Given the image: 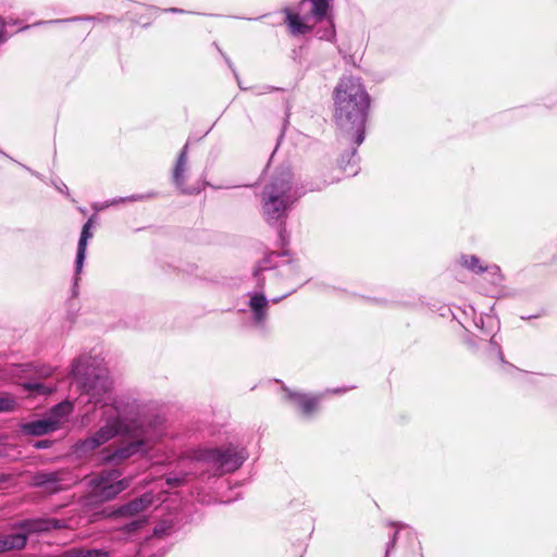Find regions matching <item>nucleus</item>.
<instances>
[{"label": "nucleus", "mask_w": 557, "mask_h": 557, "mask_svg": "<svg viewBox=\"0 0 557 557\" xmlns=\"http://www.w3.org/2000/svg\"><path fill=\"white\" fill-rule=\"evenodd\" d=\"M71 373L81 389L82 401H85L82 424L87 426L92 422L91 410L100 411L103 423L92 435L73 445L72 454L84 458L119 434L132 432L138 403L129 396L114 394L108 369L97 358L79 357L73 363Z\"/></svg>", "instance_id": "obj_1"}, {"label": "nucleus", "mask_w": 557, "mask_h": 557, "mask_svg": "<svg viewBox=\"0 0 557 557\" xmlns=\"http://www.w3.org/2000/svg\"><path fill=\"white\" fill-rule=\"evenodd\" d=\"M334 113L333 119L341 135L355 145L346 157L343 156L338 164L348 175L358 173L357 147L364 140L366 124L371 106V97L361 78L343 76L333 90Z\"/></svg>", "instance_id": "obj_2"}, {"label": "nucleus", "mask_w": 557, "mask_h": 557, "mask_svg": "<svg viewBox=\"0 0 557 557\" xmlns=\"http://www.w3.org/2000/svg\"><path fill=\"white\" fill-rule=\"evenodd\" d=\"M305 193L304 187L294 180L290 169H280L264 184L260 194L262 218L271 226H281Z\"/></svg>", "instance_id": "obj_3"}, {"label": "nucleus", "mask_w": 557, "mask_h": 557, "mask_svg": "<svg viewBox=\"0 0 557 557\" xmlns=\"http://www.w3.org/2000/svg\"><path fill=\"white\" fill-rule=\"evenodd\" d=\"M292 270L290 264L283 265L280 270L270 267V260L263 259L253 272L256 288L247 293V306L251 313V321L257 327H264L269 319L270 302L277 304L287 297L294 289L288 288L280 296L273 295V285L277 276H284ZM285 280L280 283H284Z\"/></svg>", "instance_id": "obj_4"}, {"label": "nucleus", "mask_w": 557, "mask_h": 557, "mask_svg": "<svg viewBox=\"0 0 557 557\" xmlns=\"http://www.w3.org/2000/svg\"><path fill=\"white\" fill-rule=\"evenodd\" d=\"M196 458L212 467L214 469L213 475L221 476L239 469L248 458V454L244 447L227 444L221 447L201 449Z\"/></svg>", "instance_id": "obj_5"}, {"label": "nucleus", "mask_w": 557, "mask_h": 557, "mask_svg": "<svg viewBox=\"0 0 557 557\" xmlns=\"http://www.w3.org/2000/svg\"><path fill=\"white\" fill-rule=\"evenodd\" d=\"M119 470H103L88 481L90 497L97 503H104L115 498L129 487L132 478H121Z\"/></svg>", "instance_id": "obj_6"}, {"label": "nucleus", "mask_w": 557, "mask_h": 557, "mask_svg": "<svg viewBox=\"0 0 557 557\" xmlns=\"http://www.w3.org/2000/svg\"><path fill=\"white\" fill-rule=\"evenodd\" d=\"M133 425L135 428L132 432L123 434L133 437V440L120 445L119 447L106 449L102 457L106 462L120 463L141 451L146 444L152 440L153 435L144 428L143 422L139 420V410L135 416Z\"/></svg>", "instance_id": "obj_7"}, {"label": "nucleus", "mask_w": 557, "mask_h": 557, "mask_svg": "<svg viewBox=\"0 0 557 557\" xmlns=\"http://www.w3.org/2000/svg\"><path fill=\"white\" fill-rule=\"evenodd\" d=\"M73 482L74 480L71 478V473L66 470L51 472L40 471L33 476V484L49 494L65 490L70 487Z\"/></svg>", "instance_id": "obj_8"}, {"label": "nucleus", "mask_w": 557, "mask_h": 557, "mask_svg": "<svg viewBox=\"0 0 557 557\" xmlns=\"http://www.w3.org/2000/svg\"><path fill=\"white\" fill-rule=\"evenodd\" d=\"M187 150H188V144H186L182 151L180 152L175 165L173 168L172 172V180L173 184L176 186V188L185 195H196L199 194L203 185L196 184L193 186H187V177L189 172L188 166V160H187Z\"/></svg>", "instance_id": "obj_9"}, {"label": "nucleus", "mask_w": 557, "mask_h": 557, "mask_svg": "<svg viewBox=\"0 0 557 557\" xmlns=\"http://www.w3.org/2000/svg\"><path fill=\"white\" fill-rule=\"evenodd\" d=\"M63 527L64 523L61 520L53 518L29 519L24 520L18 524V528L25 531L27 537L30 534L48 533L52 530L61 529Z\"/></svg>", "instance_id": "obj_10"}, {"label": "nucleus", "mask_w": 557, "mask_h": 557, "mask_svg": "<svg viewBox=\"0 0 557 557\" xmlns=\"http://www.w3.org/2000/svg\"><path fill=\"white\" fill-rule=\"evenodd\" d=\"M287 396L306 418L311 417L318 410L320 396L290 391L287 392Z\"/></svg>", "instance_id": "obj_11"}, {"label": "nucleus", "mask_w": 557, "mask_h": 557, "mask_svg": "<svg viewBox=\"0 0 557 557\" xmlns=\"http://www.w3.org/2000/svg\"><path fill=\"white\" fill-rule=\"evenodd\" d=\"M284 12L286 14V23L293 35H304L312 28V26L308 24L310 20L314 21L310 14V9L302 17L298 13H293L289 9H285Z\"/></svg>", "instance_id": "obj_12"}, {"label": "nucleus", "mask_w": 557, "mask_h": 557, "mask_svg": "<svg viewBox=\"0 0 557 557\" xmlns=\"http://www.w3.org/2000/svg\"><path fill=\"white\" fill-rule=\"evenodd\" d=\"M73 403L70 400H64L53 406L46 414V418L54 424L53 428L55 430H59L67 421L70 414L73 412Z\"/></svg>", "instance_id": "obj_13"}, {"label": "nucleus", "mask_w": 557, "mask_h": 557, "mask_svg": "<svg viewBox=\"0 0 557 557\" xmlns=\"http://www.w3.org/2000/svg\"><path fill=\"white\" fill-rule=\"evenodd\" d=\"M153 503V495L151 493H145L140 497H137L127 504L121 506L117 512L121 516H135L147 508Z\"/></svg>", "instance_id": "obj_14"}, {"label": "nucleus", "mask_w": 557, "mask_h": 557, "mask_svg": "<svg viewBox=\"0 0 557 557\" xmlns=\"http://www.w3.org/2000/svg\"><path fill=\"white\" fill-rule=\"evenodd\" d=\"M94 219H95V215L89 218V220L84 224L82 233H81V237H79L78 246H77L76 261H75L76 274H78L82 271L83 265H84L86 250H87V242L89 238L92 237V233L90 232V228L92 226Z\"/></svg>", "instance_id": "obj_15"}, {"label": "nucleus", "mask_w": 557, "mask_h": 557, "mask_svg": "<svg viewBox=\"0 0 557 557\" xmlns=\"http://www.w3.org/2000/svg\"><path fill=\"white\" fill-rule=\"evenodd\" d=\"M53 426L54 424L44 417L42 419L23 423L21 425V431L27 435L42 436L57 431Z\"/></svg>", "instance_id": "obj_16"}, {"label": "nucleus", "mask_w": 557, "mask_h": 557, "mask_svg": "<svg viewBox=\"0 0 557 557\" xmlns=\"http://www.w3.org/2000/svg\"><path fill=\"white\" fill-rule=\"evenodd\" d=\"M332 0H302L300 7H310V14L314 18V22H320L327 17L331 9Z\"/></svg>", "instance_id": "obj_17"}, {"label": "nucleus", "mask_w": 557, "mask_h": 557, "mask_svg": "<svg viewBox=\"0 0 557 557\" xmlns=\"http://www.w3.org/2000/svg\"><path fill=\"white\" fill-rule=\"evenodd\" d=\"M2 541L5 543L7 550H20L26 546L27 543V534L24 530L16 525V531L1 535Z\"/></svg>", "instance_id": "obj_18"}, {"label": "nucleus", "mask_w": 557, "mask_h": 557, "mask_svg": "<svg viewBox=\"0 0 557 557\" xmlns=\"http://www.w3.org/2000/svg\"><path fill=\"white\" fill-rule=\"evenodd\" d=\"M457 262L460 267L475 274H483L487 265L478 256L467 253L461 255Z\"/></svg>", "instance_id": "obj_19"}, {"label": "nucleus", "mask_w": 557, "mask_h": 557, "mask_svg": "<svg viewBox=\"0 0 557 557\" xmlns=\"http://www.w3.org/2000/svg\"><path fill=\"white\" fill-rule=\"evenodd\" d=\"M66 557H110V553L100 548H74L66 553Z\"/></svg>", "instance_id": "obj_20"}, {"label": "nucleus", "mask_w": 557, "mask_h": 557, "mask_svg": "<svg viewBox=\"0 0 557 557\" xmlns=\"http://www.w3.org/2000/svg\"><path fill=\"white\" fill-rule=\"evenodd\" d=\"M486 274V280L494 286L498 287L503 284L504 277L500 272V268L496 264L486 265L484 273Z\"/></svg>", "instance_id": "obj_21"}, {"label": "nucleus", "mask_w": 557, "mask_h": 557, "mask_svg": "<svg viewBox=\"0 0 557 557\" xmlns=\"http://www.w3.org/2000/svg\"><path fill=\"white\" fill-rule=\"evenodd\" d=\"M23 386L32 395H49L54 391V387L47 386L40 382H27Z\"/></svg>", "instance_id": "obj_22"}, {"label": "nucleus", "mask_w": 557, "mask_h": 557, "mask_svg": "<svg viewBox=\"0 0 557 557\" xmlns=\"http://www.w3.org/2000/svg\"><path fill=\"white\" fill-rule=\"evenodd\" d=\"M17 406L16 399L10 394H0V413L12 412Z\"/></svg>", "instance_id": "obj_23"}, {"label": "nucleus", "mask_w": 557, "mask_h": 557, "mask_svg": "<svg viewBox=\"0 0 557 557\" xmlns=\"http://www.w3.org/2000/svg\"><path fill=\"white\" fill-rule=\"evenodd\" d=\"M152 194L144 195V194H136L128 197H120V198H113L111 200H108L107 203H109V207L115 206L122 202H135V201H143L145 199H148L152 197Z\"/></svg>", "instance_id": "obj_24"}, {"label": "nucleus", "mask_w": 557, "mask_h": 557, "mask_svg": "<svg viewBox=\"0 0 557 557\" xmlns=\"http://www.w3.org/2000/svg\"><path fill=\"white\" fill-rule=\"evenodd\" d=\"M329 22H330L329 27L323 30L322 29L318 30L317 35H318L319 39H321V40L334 41L336 38L335 26H334V23L332 20H330Z\"/></svg>", "instance_id": "obj_25"}, {"label": "nucleus", "mask_w": 557, "mask_h": 557, "mask_svg": "<svg viewBox=\"0 0 557 557\" xmlns=\"http://www.w3.org/2000/svg\"><path fill=\"white\" fill-rule=\"evenodd\" d=\"M172 529V523L168 521H161L154 527L156 535H163Z\"/></svg>", "instance_id": "obj_26"}, {"label": "nucleus", "mask_w": 557, "mask_h": 557, "mask_svg": "<svg viewBox=\"0 0 557 557\" xmlns=\"http://www.w3.org/2000/svg\"><path fill=\"white\" fill-rule=\"evenodd\" d=\"M490 345H491V352L495 354L499 358V360L503 361V354H502V350H500V346L496 342L495 335H493L491 337Z\"/></svg>", "instance_id": "obj_27"}, {"label": "nucleus", "mask_w": 557, "mask_h": 557, "mask_svg": "<svg viewBox=\"0 0 557 557\" xmlns=\"http://www.w3.org/2000/svg\"><path fill=\"white\" fill-rule=\"evenodd\" d=\"M36 449H46L52 446V441L50 440H40L36 441L33 445Z\"/></svg>", "instance_id": "obj_28"}, {"label": "nucleus", "mask_w": 557, "mask_h": 557, "mask_svg": "<svg viewBox=\"0 0 557 557\" xmlns=\"http://www.w3.org/2000/svg\"><path fill=\"white\" fill-rule=\"evenodd\" d=\"M397 535H398V531L396 530L394 532L389 543L387 544L386 552H385V557H388L391 552H392V549L394 548V546L396 544Z\"/></svg>", "instance_id": "obj_29"}, {"label": "nucleus", "mask_w": 557, "mask_h": 557, "mask_svg": "<svg viewBox=\"0 0 557 557\" xmlns=\"http://www.w3.org/2000/svg\"><path fill=\"white\" fill-rule=\"evenodd\" d=\"M55 188L65 195H69V188L63 182L54 183Z\"/></svg>", "instance_id": "obj_30"}, {"label": "nucleus", "mask_w": 557, "mask_h": 557, "mask_svg": "<svg viewBox=\"0 0 557 557\" xmlns=\"http://www.w3.org/2000/svg\"><path fill=\"white\" fill-rule=\"evenodd\" d=\"M166 482H168L169 485H180L182 480L180 478H176V476H174V478L169 476L166 479Z\"/></svg>", "instance_id": "obj_31"}, {"label": "nucleus", "mask_w": 557, "mask_h": 557, "mask_svg": "<svg viewBox=\"0 0 557 557\" xmlns=\"http://www.w3.org/2000/svg\"><path fill=\"white\" fill-rule=\"evenodd\" d=\"M96 211H102L107 208H109V203L106 202H101V203H95L94 207H92Z\"/></svg>", "instance_id": "obj_32"}, {"label": "nucleus", "mask_w": 557, "mask_h": 557, "mask_svg": "<svg viewBox=\"0 0 557 557\" xmlns=\"http://www.w3.org/2000/svg\"><path fill=\"white\" fill-rule=\"evenodd\" d=\"M0 24H1V30H0V42H3L5 40V38L3 37V30H4V22L2 21V18H0Z\"/></svg>", "instance_id": "obj_33"}, {"label": "nucleus", "mask_w": 557, "mask_h": 557, "mask_svg": "<svg viewBox=\"0 0 557 557\" xmlns=\"http://www.w3.org/2000/svg\"><path fill=\"white\" fill-rule=\"evenodd\" d=\"M8 552L5 548V543L2 541V537L0 536V554Z\"/></svg>", "instance_id": "obj_34"}, {"label": "nucleus", "mask_w": 557, "mask_h": 557, "mask_svg": "<svg viewBox=\"0 0 557 557\" xmlns=\"http://www.w3.org/2000/svg\"><path fill=\"white\" fill-rule=\"evenodd\" d=\"M165 11L166 12H172V13H184L183 10L177 9V8H170V9H166Z\"/></svg>", "instance_id": "obj_35"}, {"label": "nucleus", "mask_w": 557, "mask_h": 557, "mask_svg": "<svg viewBox=\"0 0 557 557\" xmlns=\"http://www.w3.org/2000/svg\"><path fill=\"white\" fill-rule=\"evenodd\" d=\"M483 318L480 317L479 322H475L476 326L483 327Z\"/></svg>", "instance_id": "obj_36"}, {"label": "nucleus", "mask_w": 557, "mask_h": 557, "mask_svg": "<svg viewBox=\"0 0 557 557\" xmlns=\"http://www.w3.org/2000/svg\"><path fill=\"white\" fill-rule=\"evenodd\" d=\"M67 20H55V21H50V23H63V22H66Z\"/></svg>", "instance_id": "obj_37"}, {"label": "nucleus", "mask_w": 557, "mask_h": 557, "mask_svg": "<svg viewBox=\"0 0 557 557\" xmlns=\"http://www.w3.org/2000/svg\"><path fill=\"white\" fill-rule=\"evenodd\" d=\"M5 481V476L0 474V484Z\"/></svg>", "instance_id": "obj_38"}, {"label": "nucleus", "mask_w": 557, "mask_h": 557, "mask_svg": "<svg viewBox=\"0 0 557 557\" xmlns=\"http://www.w3.org/2000/svg\"><path fill=\"white\" fill-rule=\"evenodd\" d=\"M2 442V437L0 436V443Z\"/></svg>", "instance_id": "obj_39"}]
</instances>
